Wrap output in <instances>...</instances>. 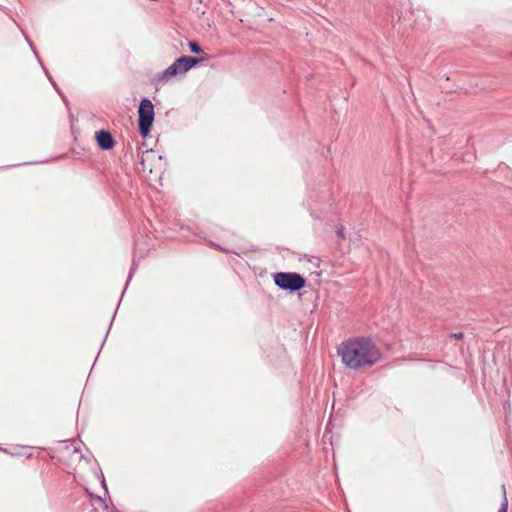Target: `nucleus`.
<instances>
[{
  "label": "nucleus",
  "instance_id": "nucleus-1",
  "mask_svg": "<svg viewBox=\"0 0 512 512\" xmlns=\"http://www.w3.org/2000/svg\"><path fill=\"white\" fill-rule=\"evenodd\" d=\"M345 367L360 370L372 367L382 359V353L370 337H354L343 341L337 348Z\"/></svg>",
  "mask_w": 512,
  "mask_h": 512
},
{
  "label": "nucleus",
  "instance_id": "nucleus-2",
  "mask_svg": "<svg viewBox=\"0 0 512 512\" xmlns=\"http://www.w3.org/2000/svg\"><path fill=\"white\" fill-rule=\"evenodd\" d=\"M274 284L289 293L300 291L306 286V278L296 272H276L273 274Z\"/></svg>",
  "mask_w": 512,
  "mask_h": 512
},
{
  "label": "nucleus",
  "instance_id": "nucleus-3",
  "mask_svg": "<svg viewBox=\"0 0 512 512\" xmlns=\"http://www.w3.org/2000/svg\"><path fill=\"white\" fill-rule=\"evenodd\" d=\"M155 120L154 104L148 98H143L138 107V131L146 138L150 132Z\"/></svg>",
  "mask_w": 512,
  "mask_h": 512
},
{
  "label": "nucleus",
  "instance_id": "nucleus-4",
  "mask_svg": "<svg viewBox=\"0 0 512 512\" xmlns=\"http://www.w3.org/2000/svg\"><path fill=\"white\" fill-rule=\"evenodd\" d=\"M95 140L97 142L98 147L104 151L112 149L116 144V141L113 138L112 134L107 130L97 131L95 133Z\"/></svg>",
  "mask_w": 512,
  "mask_h": 512
},
{
  "label": "nucleus",
  "instance_id": "nucleus-5",
  "mask_svg": "<svg viewBox=\"0 0 512 512\" xmlns=\"http://www.w3.org/2000/svg\"><path fill=\"white\" fill-rule=\"evenodd\" d=\"M183 62L181 57L176 59L170 66H168L162 73L159 75L160 80H168L173 76L178 74H185Z\"/></svg>",
  "mask_w": 512,
  "mask_h": 512
},
{
  "label": "nucleus",
  "instance_id": "nucleus-6",
  "mask_svg": "<svg viewBox=\"0 0 512 512\" xmlns=\"http://www.w3.org/2000/svg\"><path fill=\"white\" fill-rule=\"evenodd\" d=\"M181 60L183 62L184 71H189L191 68L195 67L198 63L203 61V58H197L192 56H182Z\"/></svg>",
  "mask_w": 512,
  "mask_h": 512
},
{
  "label": "nucleus",
  "instance_id": "nucleus-7",
  "mask_svg": "<svg viewBox=\"0 0 512 512\" xmlns=\"http://www.w3.org/2000/svg\"><path fill=\"white\" fill-rule=\"evenodd\" d=\"M189 50L194 54H201L203 53L202 47L199 45L196 41H190L188 43Z\"/></svg>",
  "mask_w": 512,
  "mask_h": 512
},
{
  "label": "nucleus",
  "instance_id": "nucleus-8",
  "mask_svg": "<svg viewBox=\"0 0 512 512\" xmlns=\"http://www.w3.org/2000/svg\"><path fill=\"white\" fill-rule=\"evenodd\" d=\"M502 489H503L504 499H503V502H502L501 507L498 510V512H507V510H508V499L506 497L505 485H502Z\"/></svg>",
  "mask_w": 512,
  "mask_h": 512
},
{
  "label": "nucleus",
  "instance_id": "nucleus-9",
  "mask_svg": "<svg viewBox=\"0 0 512 512\" xmlns=\"http://www.w3.org/2000/svg\"><path fill=\"white\" fill-rule=\"evenodd\" d=\"M450 337L453 338V339H462L463 338V333L462 332H456V333H451L450 334Z\"/></svg>",
  "mask_w": 512,
  "mask_h": 512
},
{
  "label": "nucleus",
  "instance_id": "nucleus-10",
  "mask_svg": "<svg viewBox=\"0 0 512 512\" xmlns=\"http://www.w3.org/2000/svg\"><path fill=\"white\" fill-rule=\"evenodd\" d=\"M336 234L340 237V238H344V228L343 227H340L336 230Z\"/></svg>",
  "mask_w": 512,
  "mask_h": 512
},
{
  "label": "nucleus",
  "instance_id": "nucleus-11",
  "mask_svg": "<svg viewBox=\"0 0 512 512\" xmlns=\"http://www.w3.org/2000/svg\"><path fill=\"white\" fill-rule=\"evenodd\" d=\"M133 271H134V267H132V268H131V270H130V273H129V276H128V280H127L126 286L128 285V283H129L130 279L132 278Z\"/></svg>",
  "mask_w": 512,
  "mask_h": 512
},
{
  "label": "nucleus",
  "instance_id": "nucleus-12",
  "mask_svg": "<svg viewBox=\"0 0 512 512\" xmlns=\"http://www.w3.org/2000/svg\"><path fill=\"white\" fill-rule=\"evenodd\" d=\"M45 73H46V74H48V72H47V71H45ZM47 76H48V78L50 79V81L52 82L53 86H54L55 88H57L56 83L52 80L51 76H50V75H47Z\"/></svg>",
  "mask_w": 512,
  "mask_h": 512
},
{
  "label": "nucleus",
  "instance_id": "nucleus-13",
  "mask_svg": "<svg viewBox=\"0 0 512 512\" xmlns=\"http://www.w3.org/2000/svg\"><path fill=\"white\" fill-rule=\"evenodd\" d=\"M102 486L106 489V482H105V479H104V476L102 475Z\"/></svg>",
  "mask_w": 512,
  "mask_h": 512
},
{
  "label": "nucleus",
  "instance_id": "nucleus-14",
  "mask_svg": "<svg viewBox=\"0 0 512 512\" xmlns=\"http://www.w3.org/2000/svg\"><path fill=\"white\" fill-rule=\"evenodd\" d=\"M95 498H96L99 502H103V499H102L100 496H95Z\"/></svg>",
  "mask_w": 512,
  "mask_h": 512
},
{
  "label": "nucleus",
  "instance_id": "nucleus-15",
  "mask_svg": "<svg viewBox=\"0 0 512 512\" xmlns=\"http://www.w3.org/2000/svg\"><path fill=\"white\" fill-rule=\"evenodd\" d=\"M141 164H144V158H143V156L141 157Z\"/></svg>",
  "mask_w": 512,
  "mask_h": 512
}]
</instances>
